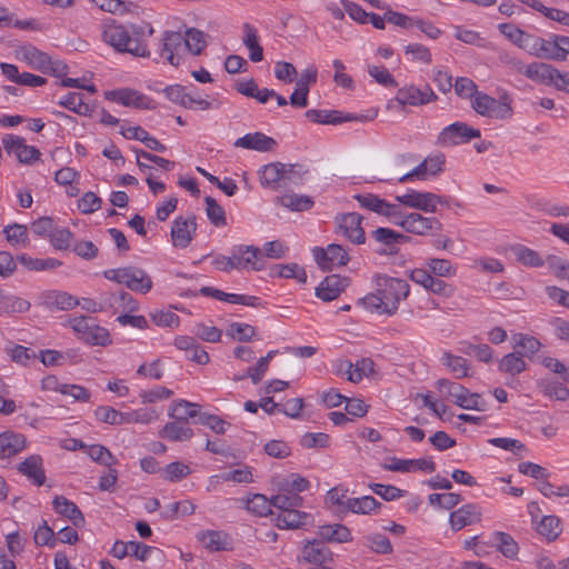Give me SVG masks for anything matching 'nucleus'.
<instances>
[{
    "label": "nucleus",
    "instance_id": "obj_31",
    "mask_svg": "<svg viewBox=\"0 0 569 569\" xmlns=\"http://www.w3.org/2000/svg\"><path fill=\"white\" fill-rule=\"evenodd\" d=\"M27 446L23 435L12 431L0 433V459L11 458L21 452Z\"/></svg>",
    "mask_w": 569,
    "mask_h": 569
},
{
    "label": "nucleus",
    "instance_id": "obj_1",
    "mask_svg": "<svg viewBox=\"0 0 569 569\" xmlns=\"http://www.w3.org/2000/svg\"><path fill=\"white\" fill-rule=\"evenodd\" d=\"M409 283L399 278L378 276L376 278V290L362 298L363 307L380 315H393L401 300L409 295Z\"/></svg>",
    "mask_w": 569,
    "mask_h": 569
},
{
    "label": "nucleus",
    "instance_id": "obj_25",
    "mask_svg": "<svg viewBox=\"0 0 569 569\" xmlns=\"http://www.w3.org/2000/svg\"><path fill=\"white\" fill-rule=\"evenodd\" d=\"M18 59L26 61L31 68L39 70L43 73L49 71L50 56L40 51L32 44H24L16 50Z\"/></svg>",
    "mask_w": 569,
    "mask_h": 569
},
{
    "label": "nucleus",
    "instance_id": "obj_36",
    "mask_svg": "<svg viewBox=\"0 0 569 569\" xmlns=\"http://www.w3.org/2000/svg\"><path fill=\"white\" fill-rule=\"evenodd\" d=\"M159 435L170 441H187L193 437V431L188 423L174 419V421L166 423Z\"/></svg>",
    "mask_w": 569,
    "mask_h": 569
},
{
    "label": "nucleus",
    "instance_id": "obj_48",
    "mask_svg": "<svg viewBox=\"0 0 569 569\" xmlns=\"http://www.w3.org/2000/svg\"><path fill=\"white\" fill-rule=\"evenodd\" d=\"M315 200L308 194H300L287 189V210L292 212H305L313 208Z\"/></svg>",
    "mask_w": 569,
    "mask_h": 569
},
{
    "label": "nucleus",
    "instance_id": "obj_38",
    "mask_svg": "<svg viewBox=\"0 0 569 569\" xmlns=\"http://www.w3.org/2000/svg\"><path fill=\"white\" fill-rule=\"evenodd\" d=\"M313 526L312 513L287 507V530H309Z\"/></svg>",
    "mask_w": 569,
    "mask_h": 569
},
{
    "label": "nucleus",
    "instance_id": "obj_32",
    "mask_svg": "<svg viewBox=\"0 0 569 569\" xmlns=\"http://www.w3.org/2000/svg\"><path fill=\"white\" fill-rule=\"evenodd\" d=\"M558 34L549 39L536 36L530 54L539 59L559 61Z\"/></svg>",
    "mask_w": 569,
    "mask_h": 569
},
{
    "label": "nucleus",
    "instance_id": "obj_44",
    "mask_svg": "<svg viewBox=\"0 0 569 569\" xmlns=\"http://www.w3.org/2000/svg\"><path fill=\"white\" fill-rule=\"evenodd\" d=\"M206 33L196 28L187 29L183 36L184 49L193 56H199L207 46Z\"/></svg>",
    "mask_w": 569,
    "mask_h": 569
},
{
    "label": "nucleus",
    "instance_id": "obj_14",
    "mask_svg": "<svg viewBox=\"0 0 569 569\" xmlns=\"http://www.w3.org/2000/svg\"><path fill=\"white\" fill-rule=\"evenodd\" d=\"M2 144L7 153L14 154L21 163L31 164L40 157L36 147L26 144V140L18 136L6 134Z\"/></svg>",
    "mask_w": 569,
    "mask_h": 569
},
{
    "label": "nucleus",
    "instance_id": "obj_17",
    "mask_svg": "<svg viewBox=\"0 0 569 569\" xmlns=\"http://www.w3.org/2000/svg\"><path fill=\"white\" fill-rule=\"evenodd\" d=\"M104 311L134 312L139 308L138 301L127 291L102 292Z\"/></svg>",
    "mask_w": 569,
    "mask_h": 569
},
{
    "label": "nucleus",
    "instance_id": "obj_29",
    "mask_svg": "<svg viewBox=\"0 0 569 569\" xmlns=\"http://www.w3.org/2000/svg\"><path fill=\"white\" fill-rule=\"evenodd\" d=\"M387 470L397 472H413L417 470L433 472L436 465L432 459H398L392 458L391 462L385 467Z\"/></svg>",
    "mask_w": 569,
    "mask_h": 569
},
{
    "label": "nucleus",
    "instance_id": "obj_24",
    "mask_svg": "<svg viewBox=\"0 0 569 569\" xmlns=\"http://www.w3.org/2000/svg\"><path fill=\"white\" fill-rule=\"evenodd\" d=\"M436 99L437 96L429 86H426L423 89L417 88L415 86L405 87L399 89L396 96V100L402 106L426 104Z\"/></svg>",
    "mask_w": 569,
    "mask_h": 569
},
{
    "label": "nucleus",
    "instance_id": "obj_54",
    "mask_svg": "<svg viewBox=\"0 0 569 569\" xmlns=\"http://www.w3.org/2000/svg\"><path fill=\"white\" fill-rule=\"evenodd\" d=\"M3 233L6 234L7 241L11 246L27 247L28 229L26 226L13 223L11 226L6 227Z\"/></svg>",
    "mask_w": 569,
    "mask_h": 569
},
{
    "label": "nucleus",
    "instance_id": "obj_60",
    "mask_svg": "<svg viewBox=\"0 0 569 569\" xmlns=\"http://www.w3.org/2000/svg\"><path fill=\"white\" fill-rule=\"evenodd\" d=\"M372 238L379 243L391 247L395 243L405 240L407 237L402 233L396 232L392 229L381 227L372 231Z\"/></svg>",
    "mask_w": 569,
    "mask_h": 569
},
{
    "label": "nucleus",
    "instance_id": "obj_39",
    "mask_svg": "<svg viewBox=\"0 0 569 569\" xmlns=\"http://www.w3.org/2000/svg\"><path fill=\"white\" fill-rule=\"evenodd\" d=\"M498 370L502 373L515 377L527 370V363L520 352L515 351L505 355L498 365Z\"/></svg>",
    "mask_w": 569,
    "mask_h": 569
},
{
    "label": "nucleus",
    "instance_id": "obj_22",
    "mask_svg": "<svg viewBox=\"0 0 569 569\" xmlns=\"http://www.w3.org/2000/svg\"><path fill=\"white\" fill-rule=\"evenodd\" d=\"M234 148H242L258 152H270L278 147V142L262 132L247 133L233 142Z\"/></svg>",
    "mask_w": 569,
    "mask_h": 569
},
{
    "label": "nucleus",
    "instance_id": "obj_56",
    "mask_svg": "<svg viewBox=\"0 0 569 569\" xmlns=\"http://www.w3.org/2000/svg\"><path fill=\"white\" fill-rule=\"evenodd\" d=\"M226 335L233 340L249 341L256 335V329L247 323L232 322L228 326Z\"/></svg>",
    "mask_w": 569,
    "mask_h": 569
},
{
    "label": "nucleus",
    "instance_id": "obj_51",
    "mask_svg": "<svg viewBox=\"0 0 569 569\" xmlns=\"http://www.w3.org/2000/svg\"><path fill=\"white\" fill-rule=\"evenodd\" d=\"M244 38L243 43L250 51V60L253 62H259L263 59V50L262 47L258 42V37L254 28L250 24H244Z\"/></svg>",
    "mask_w": 569,
    "mask_h": 569
},
{
    "label": "nucleus",
    "instance_id": "obj_28",
    "mask_svg": "<svg viewBox=\"0 0 569 569\" xmlns=\"http://www.w3.org/2000/svg\"><path fill=\"white\" fill-rule=\"evenodd\" d=\"M18 471L38 487L46 482L43 460L39 455H32L26 458L19 463Z\"/></svg>",
    "mask_w": 569,
    "mask_h": 569
},
{
    "label": "nucleus",
    "instance_id": "obj_4",
    "mask_svg": "<svg viewBox=\"0 0 569 569\" xmlns=\"http://www.w3.org/2000/svg\"><path fill=\"white\" fill-rule=\"evenodd\" d=\"M247 510L260 516H270L271 521H274L276 526L280 529H284V496L277 495L271 499H268L263 495H254L247 501Z\"/></svg>",
    "mask_w": 569,
    "mask_h": 569
},
{
    "label": "nucleus",
    "instance_id": "obj_64",
    "mask_svg": "<svg viewBox=\"0 0 569 569\" xmlns=\"http://www.w3.org/2000/svg\"><path fill=\"white\" fill-rule=\"evenodd\" d=\"M477 84L469 78L460 77L455 82V92L462 99H475L479 93Z\"/></svg>",
    "mask_w": 569,
    "mask_h": 569
},
{
    "label": "nucleus",
    "instance_id": "obj_6",
    "mask_svg": "<svg viewBox=\"0 0 569 569\" xmlns=\"http://www.w3.org/2000/svg\"><path fill=\"white\" fill-rule=\"evenodd\" d=\"M391 222L401 227L407 232L418 236H427L442 229V224L437 218L425 217L418 212H411L405 216L401 213V218H395Z\"/></svg>",
    "mask_w": 569,
    "mask_h": 569
},
{
    "label": "nucleus",
    "instance_id": "obj_8",
    "mask_svg": "<svg viewBox=\"0 0 569 569\" xmlns=\"http://www.w3.org/2000/svg\"><path fill=\"white\" fill-rule=\"evenodd\" d=\"M481 136L479 129H475L465 122H453L446 128L438 136V144L441 146H457L467 143L475 138Z\"/></svg>",
    "mask_w": 569,
    "mask_h": 569
},
{
    "label": "nucleus",
    "instance_id": "obj_37",
    "mask_svg": "<svg viewBox=\"0 0 569 569\" xmlns=\"http://www.w3.org/2000/svg\"><path fill=\"white\" fill-rule=\"evenodd\" d=\"M510 252L516 261L529 268H540L545 264L543 258L533 249L523 244H513L510 247Z\"/></svg>",
    "mask_w": 569,
    "mask_h": 569
},
{
    "label": "nucleus",
    "instance_id": "obj_23",
    "mask_svg": "<svg viewBox=\"0 0 569 569\" xmlns=\"http://www.w3.org/2000/svg\"><path fill=\"white\" fill-rule=\"evenodd\" d=\"M481 516V508L478 505L467 503L450 513L449 522L453 531H459L467 526L480 522Z\"/></svg>",
    "mask_w": 569,
    "mask_h": 569
},
{
    "label": "nucleus",
    "instance_id": "obj_3",
    "mask_svg": "<svg viewBox=\"0 0 569 569\" xmlns=\"http://www.w3.org/2000/svg\"><path fill=\"white\" fill-rule=\"evenodd\" d=\"M103 277L141 295L148 293L153 284L148 272L134 266L108 269L103 271Z\"/></svg>",
    "mask_w": 569,
    "mask_h": 569
},
{
    "label": "nucleus",
    "instance_id": "obj_55",
    "mask_svg": "<svg viewBox=\"0 0 569 569\" xmlns=\"http://www.w3.org/2000/svg\"><path fill=\"white\" fill-rule=\"evenodd\" d=\"M305 116L313 123L338 124L340 120V111L337 110L326 111L310 109L306 111Z\"/></svg>",
    "mask_w": 569,
    "mask_h": 569
},
{
    "label": "nucleus",
    "instance_id": "obj_16",
    "mask_svg": "<svg viewBox=\"0 0 569 569\" xmlns=\"http://www.w3.org/2000/svg\"><path fill=\"white\" fill-rule=\"evenodd\" d=\"M258 176L263 189L277 192L284 186V163L276 161L264 164L259 169Z\"/></svg>",
    "mask_w": 569,
    "mask_h": 569
},
{
    "label": "nucleus",
    "instance_id": "obj_59",
    "mask_svg": "<svg viewBox=\"0 0 569 569\" xmlns=\"http://www.w3.org/2000/svg\"><path fill=\"white\" fill-rule=\"evenodd\" d=\"M158 419L154 409H138L123 413V423H150Z\"/></svg>",
    "mask_w": 569,
    "mask_h": 569
},
{
    "label": "nucleus",
    "instance_id": "obj_15",
    "mask_svg": "<svg viewBox=\"0 0 569 569\" xmlns=\"http://www.w3.org/2000/svg\"><path fill=\"white\" fill-rule=\"evenodd\" d=\"M362 216L357 212L341 213L336 217L340 232L351 242L361 244L366 241L365 230L361 227Z\"/></svg>",
    "mask_w": 569,
    "mask_h": 569
},
{
    "label": "nucleus",
    "instance_id": "obj_7",
    "mask_svg": "<svg viewBox=\"0 0 569 569\" xmlns=\"http://www.w3.org/2000/svg\"><path fill=\"white\" fill-rule=\"evenodd\" d=\"M472 109L482 117L495 119H508L512 114V109L508 103L480 92L471 101Z\"/></svg>",
    "mask_w": 569,
    "mask_h": 569
},
{
    "label": "nucleus",
    "instance_id": "obj_42",
    "mask_svg": "<svg viewBox=\"0 0 569 569\" xmlns=\"http://www.w3.org/2000/svg\"><path fill=\"white\" fill-rule=\"evenodd\" d=\"M200 415V406L187 400L174 401L169 410V417L179 419L186 423H188V420L191 418H199Z\"/></svg>",
    "mask_w": 569,
    "mask_h": 569
},
{
    "label": "nucleus",
    "instance_id": "obj_53",
    "mask_svg": "<svg viewBox=\"0 0 569 569\" xmlns=\"http://www.w3.org/2000/svg\"><path fill=\"white\" fill-rule=\"evenodd\" d=\"M160 472L162 479L170 482H177L188 477L191 473V469L183 462L174 461L167 465L163 469L160 470Z\"/></svg>",
    "mask_w": 569,
    "mask_h": 569
},
{
    "label": "nucleus",
    "instance_id": "obj_21",
    "mask_svg": "<svg viewBox=\"0 0 569 569\" xmlns=\"http://www.w3.org/2000/svg\"><path fill=\"white\" fill-rule=\"evenodd\" d=\"M197 229L196 217H178L172 222L171 238L174 247L187 248L193 239Z\"/></svg>",
    "mask_w": 569,
    "mask_h": 569
},
{
    "label": "nucleus",
    "instance_id": "obj_10",
    "mask_svg": "<svg viewBox=\"0 0 569 569\" xmlns=\"http://www.w3.org/2000/svg\"><path fill=\"white\" fill-rule=\"evenodd\" d=\"M396 200L406 207L421 210L428 213L437 212L438 203L447 202L436 193L421 192L417 190H411L405 194L397 196Z\"/></svg>",
    "mask_w": 569,
    "mask_h": 569
},
{
    "label": "nucleus",
    "instance_id": "obj_5",
    "mask_svg": "<svg viewBox=\"0 0 569 569\" xmlns=\"http://www.w3.org/2000/svg\"><path fill=\"white\" fill-rule=\"evenodd\" d=\"M73 331L79 335V338L91 346H108L111 342L109 331L99 325L93 319L79 316L71 321Z\"/></svg>",
    "mask_w": 569,
    "mask_h": 569
},
{
    "label": "nucleus",
    "instance_id": "obj_33",
    "mask_svg": "<svg viewBox=\"0 0 569 569\" xmlns=\"http://www.w3.org/2000/svg\"><path fill=\"white\" fill-rule=\"evenodd\" d=\"M53 509L57 513L68 518L73 526L82 527L84 517L78 506L63 496H56L52 501Z\"/></svg>",
    "mask_w": 569,
    "mask_h": 569
},
{
    "label": "nucleus",
    "instance_id": "obj_19",
    "mask_svg": "<svg viewBox=\"0 0 569 569\" xmlns=\"http://www.w3.org/2000/svg\"><path fill=\"white\" fill-rule=\"evenodd\" d=\"M301 558L307 563L320 567L323 566V563L333 561V552L321 539H313L306 541L301 548Z\"/></svg>",
    "mask_w": 569,
    "mask_h": 569
},
{
    "label": "nucleus",
    "instance_id": "obj_57",
    "mask_svg": "<svg viewBox=\"0 0 569 569\" xmlns=\"http://www.w3.org/2000/svg\"><path fill=\"white\" fill-rule=\"evenodd\" d=\"M206 211L209 220L211 223H213L216 227L226 226V213L223 208L212 198V197H206Z\"/></svg>",
    "mask_w": 569,
    "mask_h": 569
},
{
    "label": "nucleus",
    "instance_id": "obj_41",
    "mask_svg": "<svg viewBox=\"0 0 569 569\" xmlns=\"http://www.w3.org/2000/svg\"><path fill=\"white\" fill-rule=\"evenodd\" d=\"M440 361L450 370L456 379H461L468 376L470 363L466 358L445 351Z\"/></svg>",
    "mask_w": 569,
    "mask_h": 569
},
{
    "label": "nucleus",
    "instance_id": "obj_34",
    "mask_svg": "<svg viewBox=\"0 0 569 569\" xmlns=\"http://www.w3.org/2000/svg\"><path fill=\"white\" fill-rule=\"evenodd\" d=\"M346 371L348 380L351 382H359L365 376H370L375 372V362L370 358H362L355 365L350 361L340 363L339 371Z\"/></svg>",
    "mask_w": 569,
    "mask_h": 569
},
{
    "label": "nucleus",
    "instance_id": "obj_30",
    "mask_svg": "<svg viewBox=\"0 0 569 569\" xmlns=\"http://www.w3.org/2000/svg\"><path fill=\"white\" fill-rule=\"evenodd\" d=\"M251 252L254 257L256 250L252 248L243 249L242 247H233L230 257L219 254L213 258L212 264L220 271H229L231 269H240L241 266L250 262L249 258H243L242 252Z\"/></svg>",
    "mask_w": 569,
    "mask_h": 569
},
{
    "label": "nucleus",
    "instance_id": "obj_26",
    "mask_svg": "<svg viewBox=\"0 0 569 569\" xmlns=\"http://www.w3.org/2000/svg\"><path fill=\"white\" fill-rule=\"evenodd\" d=\"M347 286V278H341L338 274H330L327 276L316 288V296L323 301H332L340 296Z\"/></svg>",
    "mask_w": 569,
    "mask_h": 569
},
{
    "label": "nucleus",
    "instance_id": "obj_18",
    "mask_svg": "<svg viewBox=\"0 0 569 569\" xmlns=\"http://www.w3.org/2000/svg\"><path fill=\"white\" fill-rule=\"evenodd\" d=\"M107 98L111 99L124 107H131L136 109H154L153 101L147 96L140 93L133 89H119L107 93Z\"/></svg>",
    "mask_w": 569,
    "mask_h": 569
},
{
    "label": "nucleus",
    "instance_id": "obj_62",
    "mask_svg": "<svg viewBox=\"0 0 569 569\" xmlns=\"http://www.w3.org/2000/svg\"><path fill=\"white\" fill-rule=\"evenodd\" d=\"M89 456L92 460L106 467H111L118 462L116 457L102 445L90 446Z\"/></svg>",
    "mask_w": 569,
    "mask_h": 569
},
{
    "label": "nucleus",
    "instance_id": "obj_46",
    "mask_svg": "<svg viewBox=\"0 0 569 569\" xmlns=\"http://www.w3.org/2000/svg\"><path fill=\"white\" fill-rule=\"evenodd\" d=\"M437 388L445 398L450 399L457 406H459L463 395H467V388L448 379H439Z\"/></svg>",
    "mask_w": 569,
    "mask_h": 569
},
{
    "label": "nucleus",
    "instance_id": "obj_50",
    "mask_svg": "<svg viewBox=\"0 0 569 569\" xmlns=\"http://www.w3.org/2000/svg\"><path fill=\"white\" fill-rule=\"evenodd\" d=\"M512 339L515 341L513 348H520L522 350V352H520L522 358H531L535 353L539 351L541 347L540 341L532 336L516 333L513 335Z\"/></svg>",
    "mask_w": 569,
    "mask_h": 569
},
{
    "label": "nucleus",
    "instance_id": "obj_9",
    "mask_svg": "<svg viewBox=\"0 0 569 569\" xmlns=\"http://www.w3.org/2000/svg\"><path fill=\"white\" fill-rule=\"evenodd\" d=\"M312 253L318 266L325 271L346 266L349 261L347 250L337 243H331L327 248L316 247Z\"/></svg>",
    "mask_w": 569,
    "mask_h": 569
},
{
    "label": "nucleus",
    "instance_id": "obj_52",
    "mask_svg": "<svg viewBox=\"0 0 569 569\" xmlns=\"http://www.w3.org/2000/svg\"><path fill=\"white\" fill-rule=\"evenodd\" d=\"M537 531L548 541L556 540L561 532L560 519L556 516H545L537 525Z\"/></svg>",
    "mask_w": 569,
    "mask_h": 569
},
{
    "label": "nucleus",
    "instance_id": "obj_11",
    "mask_svg": "<svg viewBox=\"0 0 569 569\" xmlns=\"http://www.w3.org/2000/svg\"><path fill=\"white\" fill-rule=\"evenodd\" d=\"M159 56L173 67H179L183 59L181 51L184 49L183 34L176 31H163L161 34Z\"/></svg>",
    "mask_w": 569,
    "mask_h": 569
},
{
    "label": "nucleus",
    "instance_id": "obj_2",
    "mask_svg": "<svg viewBox=\"0 0 569 569\" xmlns=\"http://www.w3.org/2000/svg\"><path fill=\"white\" fill-rule=\"evenodd\" d=\"M142 30L133 26L130 31L116 20H110L101 26L102 40L119 53H129L137 58H150V50Z\"/></svg>",
    "mask_w": 569,
    "mask_h": 569
},
{
    "label": "nucleus",
    "instance_id": "obj_47",
    "mask_svg": "<svg viewBox=\"0 0 569 569\" xmlns=\"http://www.w3.org/2000/svg\"><path fill=\"white\" fill-rule=\"evenodd\" d=\"M59 104L79 116H90L91 108L83 101V96L79 92H69L61 100Z\"/></svg>",
    "mask_w": 569,
    "mask_h": 569
},
{
    "label": "nucleus",
    "instance_id": "obj_61",
    "mask_svg": "<svg viewBox=\"0 0 569 569\" xmlns=\"http://www.w3.org/2000/svg\"><path fill=\"white\" fill-rule=\"evenodd\" d=\"M366 545L377 553L387 555L392 551V546L389 538L381 533L367 536Z\"/></svg>",
    "mask_w": 569,
    "mask_h": 569
},
{
    "label": "nucleus",
    "instance_id": "obj_27",
    "mask_svg": "<svg viewBox=\"0 0 569 569\" xmlns=\"http://www.w3.org/2000/svg\"><path fill=\"white\" fill-rule=\"evenodd\" d=\"M198 541L209 551H222L231 549V538L220 530H204L197 535Z\"/></svg>",
    "mask_w": 569,
    "mask_h": 569
},
{
    "label": "nucleus",
    "instance_id": "obj_13",
    "mask_svg": "<svg viewBox=\"0 0 569 569\" xmlns=\"http://www.w3.org/2000/svg\"><path fill=\"white\" fill-rule=\"evenodd\" d=\"M353 198L359 202L360 207L372 211L377 214L388 218L390 221L395 218H401L399 206L389 203L373 193H357Z\"/></svg>",
    "mask_w": 569,
    "mask_h": 569
},
{
    "label": "nucleus",
    "instance_id": "obj_35",
    "mask_svg": "<svg viewBox=\"0 0 569 569\" xmlns=\"http://www.w3.org/2000/svg\"><path fill=\"white\" fill-rule=\"evenodd\" d=\"M318 536L323 542L345 543L352 540L350 529L341 523L320 526Z\"/></svg>",
    "mask_w": 569,
    "mask_h": 569
},
{
    "label": "nucleus",
    "instance_id": "obj_43",
    "mask_svg": "<svg viewBox=\"0 0 569 569\" xmlns=\"http://www.w3.org/2000/svg\"><path fill=\"white\" fill-rule=\"evenodd\" d=\"M310 178L309 166L305 162L287 164V189L300 187Z\"/></svg>",
    "mask_w": 569,
    "mask_h": 569
},
{
    "label": "nucleus",
    "instance_id": "obj_20",
    "mask_svg": "<svg viewBox=\"0 0 569 569\" xmlns=\"http://www.w3.org/2000/svg\"><path fill=\"white\" fill-rule=\"evenodd\" d=\"M40 306L50 311L71 310L79 305V299L66 291L48 290L39 297Z\"/></svg>",
    "mask_w": 569,
    "mask_h": 569
},
{
    "label": "nucleus",
    "instance_id": "obj_58",
    "mask_svg": "<svg viewBox=\"0 0 569 569\" xmlns=\"http://www.w3.org/2000/svg\"><path fill=\"white\" fill-rule=\"evenodd\" d=\"M329 436L325 432H307L300 438V445L305 449H322L329 446Z\"/></svg>",
    "mask_w": 569,
    "mask_h": 569
},
{
    "label": "nucleus",
    "instance_id": "obj_63",
    "mask_svg": "<svg viewBox=\"0 0 569 569\" xmlns=\"http://www.w3.org/2000/svg\"><path fill=\"white\" fill-rule=\"evenodd\" d=\"M34 542L38 546H47L53 548L57 545V538L53 530L46 520L37 528L34 532Z\"/></svg>",
    "mask_w": 569,
    "mask_h": 569
},
{
    "label": "nucleus",
    "instance_id": "obj_12",
    "mask_svg": "<svg viewBox=\"0 0 569 569\" xmlns=\"http://www.w3.org/2000/svg\"><path fill=\"white\" fill-rule=\"evenodd\" d=\"M513 64L518 72L525 74L528 79L545 86L553 87L556 77H559L558 69L545 62L523 64L520 61H515Z\"/></svg>",
    "mask_w": 569,
    "mask_h": 569
},
{
    "label": "nucleus",
    "instance_id": "obj_40",
    "mask_svg": "<svg viewBox=\"0 0 569 569\" xmlns=\"http://www.w3.org/2000/svg\"><path fill=\"white\" fill-rule=\"evenodd\" d=\"M495 548L506 558L515 559L519 552L517 541L507 532L496 531L491 535Z\"/></svg>",
    "mask_w": 569,
    "mask_h": 569
},
{
    "label": "nucleus",
    "instance_id": "obj_49",
    "mask_svg": "<svg viewBox=\"0 0 569 569\" xmlns=\"http://www.w3.org/2000/svg\"><path fill=\"white\" fill-rule=\"evenodd\" d=\"M426 266L432 274L439 278H449L457 273V267L448 259L429 258Z\"/></svg>",
    "mask_w": 569,
    "mask_h": 569
},
{
    "label": "nucleus",
    "instance_id": "obj_45",
    "mask_svg": "<svg viewBox=\"0 0 569 569\" xmlns=\"http://www.w3.org/2000/svg\"><path fill=\"white\" fill-rule=\"evenodd\" d=\"M381 503L372 496H363L361 498H347L346 508L360 515H369L375 511Z\"/></svg>",
    "mask_w": 569,
    "mask_h": 569
}]
</instances>
